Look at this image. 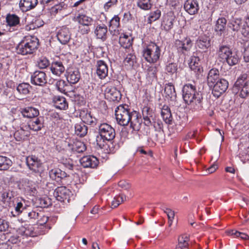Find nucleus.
I'll return each instance as SVG.
<instances>
[{
    "mask_svg": "<svg viewBox=\"0 0 249 249\" xmlns=\"http://www.w3.org/2000/svg\"><path fill=\"white\" fill-rule=\"evenodd\" d=\"M164 212L166 213L168 219H174L175 212L171 209L168 208H164L162 209Z\"/></svg>",
    "mask_w": 249,
    "mask_h": 249,
    "instance_id": "nucleus-61",
    "label": "nucleus"
},
{
    "mask_svg": "<svg viewBox=\"0 0 249 249\" xmlns=\"http://www.w3.org/2000/svg\"><path fill=\"white\" fill-rule=\"evenodd\" d=\"M196 44L198 48L205 50L211 46L210 39L205 35L200 36L196 40Z\"/></svg>",
    "mask_w": 249,
    "mask_h": 249,
    "instance_id": "nucleus-29",
    "label": "nucleus"
},
{
    "mask_svg": "<svg viewBox=\"0 0 249 249\" xmlns=\"http://www.w3.org/2000/svg\"><path fill=\"white\" fill-rule=\"evenodd\" d=\"M40 117L36 118L35 121H31L28 123V127L30 129L38 131L43 127V123Z\"/></svg>",
    "mask_w": 249,
    "mask_h": 249,
    "instance_id": "nucleus-37",
    "label": "nucleus"
},
{
    "mask_svg": "<svg viewBox=\"0 0 249 249\" xmlns=\"http://www.w3.org/2000/svg\"><path fill=\"white\" fill-rule=\"evenodd\" d=\"M80 116L81 118L83 123L87 124L93 126L97 124V119L93 117L90 112L87 110H83L81 111Z\"/></svg>",
    "mask_w": 249,
    "mask_h": 249,
    "instance_id": "nucleus-17",
    "label": "nucleus"
},
{
    "mask_svg": "<svg viewBox=\"0 0 249 249\" xmlns=\"http://www.w3.org/2000/svg\"><path fill=\"white\" fill-rule=\"evenodd\" d=\"M71 195V192L63 186L56 188L53 194L54 196L58 201L64 203L69 202Z\"/></svg>",
    "mask_w": 249,
    "mask_h": 249,
    "instance_id": "nucleus-9",
    "label": "nucleus"
},
{
    "mask_svg": "<svg viewBox=\"0 0 249 249\" xmlns=\"http://www.w3.org/2000/svg\"><path fill=\"white\" fill-rule=\"evenodd\" d=\"M49 65V61L45 57H41L37 62V66L40 69H45Z\"/></svg>",
    "mask_w": 249,
    "mask_h": 249,
    "instance_id": "nucleus-55",
    "label": "nucleus"
},
{
    "mask_svg": "<svg viewBox=\"0 0 249 249\" xmlns=\"http://www.w3.org/2000/svg\"><path fill=\"white\" fill-rule=\"evenodd\" d=\"M118 0H109L104 5L105 11H107L109 9L117 5Z\"/></svg>",
    "mask_w": 249,
    "mask_h": 249,
    "instance_id": "nucleus-59",
    "label": "nucleus"
},
{
    "mask_svg": "<svg viewBox=\"0 0 249 249\" xmlns=\"http://www.w3.org/2000/svg\"><path fill=\"white\" fill-rule=\"evenodd\" d=\"M115 112L119 124L125 126L130 123V127L133 130L138 131L140 129L142 120L137 111H131L127 105H121L116 107Z\"/></svg>",
    "mask_w": 249,
    "mask_h": 249,
    "instance_id": "nucleus-1",
    "label": "nucleus"
},
{
    "mask_svg": "<svg viewBox=\"0 0 249 249\" xmlns=\"http://www.w3.org/2000/svg\"><path fill=\"white\" fill-rule=\"evenodd\" d=\"M227 20L225 18H219L216 21L215 30L216 32H222L225 30Z\"/></svg>",
    "mask_w": 249,
    "mask_h": 249,
    "instance_id": "nucleus-49",
    "label": "nucleus"
},
{
    "mask_svg": "<svg viewBox=\"0 0 249 249\" xmlns=\"http://www.w3.org/2000/svg\"><path fill=\"white\" fill-rule=\"evenodd\" d=\"M157 68L155 66H148L146 70L147 75L151 79L157 77Z\"/></svg>",
    "mask_w": 249,
    "mask_h": 249,
    "instance_id": "nucleus-50",
    "label": "nucleus"
},
{
    "mask_svg": "<svg viewBox=\"0 0 249 249\" xmlns=\"http://www.w3.org/2000/svg\"><path fill=\"white\" fill-rule=\"evenodd\" d=\"M37 3V0H20L19 4L20 9L26 12L34 8Z\"/></svg>",
    "mask_w": 249,
    "mask_h": 249,
    "instance_id": "nucleus-24",
    "label": "nucleus"
},
{
    "mask_svg": "<svg viewBox=\"0 0 249 249\" xmlns=\"http://www.w3.org/2000/svg\"><path fill=\"white\" fill-rule=\"evenodd\" d=\"M137 5L141 9L148 10L151 8L152 3L151 0H138Z\"/></svg>",
    "mask_w": 249,
    "mask_h": 249,
    "instance_id": "nucleus-46",
    "label": "nucleus"
},
{
    "mask_svg": "<svg viewBox=\"0 0 249 249\" xmlns=\"http://www.w3.org/2000/svg\"><path fill=\"white\" fill-rule=\"evenodd\" d=\"M219 72L217 69H212L209 72L207 76V83L209 87L212 88L217 81L220 79L219 78Z\"/></svg>",
    "mask_w": 249,
    "mask_h": 249,
    "instance_id": "nucleus-21",
    "label": "nucleus"
},
{
    "mask_svg": "<svg viewBox=\"0 0 249 249\" xmlns=\"http://www.w3.org/2000/svg\"><path fill=\"white\" fill-rule=\"evenodd\" d=\"M228 234L231 235H234L236 237H240L244 240H248L249 239V236L247 234L234 230L229 231Z\"/></svg>",
    "mask_w": 249,
    "mask_h": 249,
    "instance_id": "nucleus-54",
    "label": "nucleus"
},
{
    "mask_svg": "<svg viewBox=\"0 0 249 249\" xmlns=\"http://www.w3.org/2000/svg\"><path fill=\"white\" fill-rule=\"evenodd\" d=\"M199 8V4L197 0H186L184 4L185 10L190 15L197 14Z\"/></svg>",
    "mask_w": 249,
    "mask_h": 249,
    "instance_id": "nucleus-13",
    "label": "nucleus"
},
{
    "mask_svg": "<svg viewBox=\"0 0 249 249\" xmlns=\"http://www.w3.org/2000/svg\"><path fill=\"white\" fill-rule=\"evenodd\" d=\"M98 130L99 135L96 139L97 145L101 149H107V142L115 138V130L110 125L103 123L99 125Z\"/></svg>",
    "mask_w": 249,
    "mask_h": 249,
    "instance_id": "nucleus-3",
    "label": "nucleus"
},
{
    "mask_svg": "<svg viewBox=\"0 0 249 249\" xmlns=\"http://www.w3.org/2000/svg\"><path fill=\"white\" fill-rule=\"evenodd\" d=\"M66 76L69 83L74 84L79 81L81 75L78 69L70 68L67 70Z\"/></svg>",
    "mask_w": 249,
    "mask_h": 249,
    "instance_id": "nucleus-14",
    "label": "nucleus"
},
{
    "mask_svg": "<svg viewBox=\"0 0 249 249\" xmlns=\"http://www.w3.org/2000/svg\"><path fill=\"white\" fill-rule=\"evenodd\" d=\"M161 16V11L159 9H157L154 11H152L148 18V23H151L152 22L158 19Z\"/></svg>",
    "mask_w": 249,
    "mask_h": 249,
    "instance_id": "nucleus-51",
    "label": "nucleus"
},
{
    "mask_svg": "<svg viewBox=\"0 0 249 249\" xmlns=\"http://www.w3.org/2000/svg\"><path fill=\"white\" fill-rule=\"evenodd\" d=\"M75 132L77 135L83 137L87 133L88 127L83 123L76 124L75 125Z\"/></svg>",
    "mask_w": 249,
    "mask_h": 249,
    "instance_id": "nucleus-39",
    "label": "nucleus"
},
{
    "mask_svg": "<svg viewBox=\"0 0 249 249\" xmlns=\"http://www.w3.org/2000/svg\"><path fill=\"white\" fill-rule=\"evenodd\" d=\"M38 41L35 36L27 37L25 40L21 42L17 47L18 53L22 55L32 54L37 48Z\"/></svg>",
    "mask_w": 249,
    "mask_h": 249,
    "instance_id": "nucleus-4",
    "label": "nucleus"
},
{
    "mask_svg": "<svg viewBox=\"0 0 249 249\" xmlns=\"http://www.w3.org/2000/svg\"><path fill=\"white\" fill-rule=\"evenodd\" d=\"M20 113L23 117L28 118H35L39 114L38 109L32 107H27L21 108Z\"/></svg>",
    "mask_w": 249,
    "mask_h": 249,
    "instance_id": "nucleus-18",
    "label": "nucleus"
},
{
    "mask_svg": "<svg viewBox=\"0 0 249 249\" xmlns=\"http://www.w3.org/2000/svg\"><path fill=\"white\" fill-rule=\"evenodd\" d=\"M125 199V196L122 195L115 196L111 203L112 207L113 208H116Z\"/></svg>",
    "mask_w": 249,
    "mask_h": 249,
    "instance_id": "nucleus-52",
    "label": "nucleus"
},
{
    "mask_svg": "<svg viewBox=\"0 0 249 249\" xmlns=\"http://www.w3.org/2000/svg\"><path fill=\"white\" fill-rule=\"evenodd\" d=\"M136 63V56L132 53L128 54L124 60V64L129 67H133Z\"/></svg>",
    "mask_w": 249,
    "mask_h": 249,
    "instance_id": "nucleus-48",
    "label": "nucleus"
},
{
    "mask_svg": "<svg viewBox=\"0 0 249 249\" xmlns=\"http://www.w3.org/2000/svg\"><path fill=\"white\" fill-rule=\"evenodd\" d=\"M50 70L53 74L59 76L64 72L65 68L61 61H54L51 64Z\"/></svg>",
    "mask_w": 249,
    "mask_h": 249,
    "instance_id": "nucleus-19",
    "label": "nucleus"
},
{
    "mask_svg": "<svg viewBox=\"0 0 249 249\" xmlns=\"http://www.w3.org/2000/svg\"><path fill=\"white\" fill-rule=\"evenodd\" d=\"M11 160L5 156H0V170H6L12 165Z\"/></svg>",
    "mask_w": 249,
    "mask_h": 249,
    "instance_id": "nucleus-42",
    "label": "nucleus"
},
{
    "mask_svg": "<svg viewBox=\"0 0 249 249\" xmlns=\"http://www.w3.org/2000/svg\"><path fill=\"white\" fill-rule=\"evenodd\" d=\"M244 58L246 62H249V43L245 48Z\"/></svg>",
    "mask_w": 249,
    "mask_h": 249,
    "instance_id": "nucleus-63",
    "label": "nucleus"
},
{
    "mask_svg": "<svg viewBox=\"0 0 249 249\" xmlns=\"http://www.w3.org/2000/svg\"><path fill=\"white\" fill-rule=\"evenodd\" d=\"M14 196L12 192L4 190L0 192V200L6 206H10L13 202Z\"/></svg>",
    "mask_w": 249,
    "mask_h": 249,
    "instance_id": "nucleus-23",
    "label": "nucleus"
},
{
    "mask_svg": "<svg viewBox=\"0 0 249 249\" xmlns=\"http://www.w3.org/2000/svg\"><path fill=\"white\" fill-rule=\"evenodd\" d=\"M80 162L83 167L91 168L96 167L99 162L97 159L92 156H84L80 159Z\"/></svg>",
    "mask_w": 249,
    "mask_h": 249,
    "instance_id": "nucleus-15",
    "label": "nucleus"
},
{
    "mask_svg": "<svg viewBox=\"0 0 249 249\" xmlns=\"http://www.w3.org/2000/svg\"><path fill=\"white\" fill-rule=\"evenodd\" d=\"M49 176L52 179L59 181L66 177V174L59 168H54L49 171Z\"/></svg>",
    "mask_w": 249,
    "mask_h": 249,
    "instance_id": "nucleus-32",
    "label": "nucleus"
},
{
    "mask_svg": "<svg viewBox=\"0 0 249 249\" xmlns=\"http://www.w3.org/2000/svg\"><path fill=\"white\" fill-rule=\"evenodd\" d=\"M68 149L77 153H82L86 149V146L83 142L81 141H75L73 143L68 144Z\"/></svg>",
    "mask_w": 249,
    "mask_h": 249,
    "instance_id": "nucleus-27",
    "label": "nucleus"
},
{
    "mask_svg": "<svg viewBox=\"0 0 249 249\" xmlns=\"http://www.w3.org/2000/svg\"><path fill=\"white\" fill-rule=\"evenodd\" d=\"M96 73L100 79L105 78L108 74V67L103 60H99L96 64Z\"/></svg>",
    "mask_w": 249,
    "mask_h": 249,
    "instance_id": "nucleus-16",
    "label": "nucleus"
},
{
    "mask_svg": "<svg viewBox=\"0 0 249 249\" xmlns=\"http://www.w3.org/2000/svg\"><path fill=\"white\" fill-rule=\"evenodd\" d=\"M197 60H199L198 58L194 57L192 58L189 66L192 70H196V68L198 67V63L196 62Z\"/></svg>",
    "mask_w": 249,
    "mask_h": 249,
    "instance_id": "nucleus-62",
    "label": "nucleus"
},
{
    "mask_svg": "<svg viewBox=\"0 0 249 249\" xmlns=\"http://www.w3.org/2000/svg\"><path fill=\"white\" fill-rule=\"evenodd\" d=\"M9 227V222L0 218V232H4L8 230Z\"/></svg>",
    "mask_w": 249,
    "mask_h": 249,
    "instance_id": "nucleus-58",
    "label": "nucleus"
},
{
    "mask_svg": "<svg viewBox=\"0 0 249 249\" xmlns=\"http://www.w3.org/2000/svg\"><path fill=\"white\" fill-rule=\"evenodd\" d=\"M231 49L227 45H221L217 51L218 58L220 61L230 53Z\"/></svg>",
    "mask_w": 249,
    "mask_h": 249,
    "instance_id": "nucleus-41",
    "label": "nucleus"
},
{
    "mask_svg": "<svg viewBox=\"0 0 249 249\" xmlns=\"http://www.w3.org/2000/svg\"><path fill=\"white\" fill-rule=\"evenodd\" d=\"M55 86L60 92L65 93L67 91V85L66 82L63 80H60L56 82Z\"/></svg>",
    "mask_w": 249,
    "mask_h": 249,
    "instance_id": "nucleus-53",
    "label": "nucleus"
},
{
    "mask_svg": "<svg viewBox=\"0 0 249 249\" xmlns=\"http://www.w3.org/2000/svg\"><path fill=\"white\" fill-rule=\"evenodd\" d=\"M241 34L245 37L249 38V29L246 26H244L241 30Z\"/></svg>",
    "mask_w": 249,
    "mask_h": 249,
    "instance_id": "nucleus-64",
    "label": "nucleus"
},
{
    "mask_svg": "<svg viewBox=\"0 0 249 249\" xmlns=\"http://www.w3.org/2000/svg\"><path fill=\"white\" fill-rule=\"evenodd\" d=\"M30 88V86L29 84L23 83L18 85L17 90L19 93L26 95L29 93Z\"/></svg>",
    "mask_w": 249,
    "mask_h": 249,
    "instance_id": "nucleus-47",
    "label": "nucleus"
},
{
    "mask_svg": "<svg viewBox=\"0 0 249 249\" xmlns=\"http://www.w3.org/2000/svg\"><path fill=\"white\" fill-rule=\"evenodd\" d=\"M173 25V18L168 16L164 17L161 24L163 28L166 31H169L172 28Z\"/></svg>",
    "mask_w": 249,
    "mask_h": 249,
    "instance_id": "nucleus-45",
    "label": "nucleus"
},
{
    "mask_svg": "<svg viewBox=\"0 0 249 249\" xmlns=\"http://www.w3.org/2000/svg\"><path fill=\"white\" fill-rule=\"evenodd\" d=\"M31 81L32 84L43 86L47 83L46 74L43 71H36L32 74Z\"/></svg>",
    "mask_w": 249,
    "mask_h": 249,
    "instance_id": "nucleus-10",
    "label": "nucleus"
},
{
    "mask_svg": "<svg viewBox=\"0 0 249 249\" xmlns=\"http://www.w3.org/2000/svg\"><path fill=\"white\" fill-rule=\"evenodd\" d=\"M73 20L75 21L78 22L80 24L86 27H89L93 22V19L83 14H79L74 17Z\"/></svg>",
    "mask_w": 249,
    "mask_h": 249,
    "instance_id": "nucleus-28",
    "label": "nucleus"
},
{
    "mask_svg": "<svg viewBox=\"0 0 249 249\" xmlns=\"http://www.w3.org/2000/svg\"><path fill=\"white\" fill-rule=\"evenodd\" d=\"M54 106L55 108L65 110L68 107V104L65 98L63 96H56L53 98Z\"/></svg>",
    "mask_w": 249,
    "mask_h": 249,
    "instance_id": "nucleus-26",
    "label": "nucleus"
},
{
    "mask_svg": "<svg viewBox=\"0 0 249 249\" xmlns=\"http://www.w3.org/2000/svg\"><path fill=\"white\" fill-rule=\"evenodd\" d=\"M105 98L110 101H119L122 95L119 90L113 87H107L105 90Z\"/></svg>",
    "mask_w": 249,
    "mask_h": 249,
    "instance_id": "nucleus-11",
    "label": "nucleus"
},
{
    "mask_svg": "<svg viewBox=\"0 0 249 249\" xmlns=\"http://www.w3.org/2000/svg\"><path fill=\"white\" fill-rule=\"evenodd\" d=\"M7 25L10 27H15L19 24V18L15 14H8L6 18Z\"/></svg>",
    "mask_w": 249,
    "mask_h": 249,
    "instance_id": "nucleus-40",
    "label": "nucleus"
},
{
    "mask_svg": "<svg viewBox=\"0 0 249 249\" xmlns=\"http://www.w3.org/2000/svg\"><path fill=\"white\" fill-rule=\"evenodd\" d=\"M248 75L246 73L242 74L235 83L234 86L241 89L240 96L245 98L249 94V80Z\"/></svg>",
    "mask_w": 249,
    "mask_h": 249,
    "instance_id": "nucleus-6",
    "label": "nucleus"
},
{
    "mask_svg": "<svg viewBox=\"0 0 249 249\" xmlns=\"http://www.w3.org/2000/svg\"><path fill=\"white\" fill-rule=\"evenodd\" d=\"M56 36L62 44H66L71 39V34L70 29L66 26H63L57 31Z\"/></svg>",
    "mask_w": 249,
    "mask_h": 249,
    "instance_id": "nucleus-12",
    "label": "nucleus"
},
{
    "mask_svg": "<svg viewBox=\"0 0 249 249\" xmlns=\"http://www.w3.org/2000/svg\"><path fill=\"white\" fill-rule=\"evenodd\" d=\"M133 38L130 36L122 34L119 38V43L124 48H128L132 44Z\"/></svg>",
    "mask_w": 249,
    "mask_h": 249,
    "instance_id": "nucleus-33",
    "label": "nucleus"
},
{
    "mask_svg": "<svg viewBox=\"0 0 249 249\" xmlns=\"http://www.w3.org/2000/svg\"><path fill=\"white\" fill-rule=\"evenodd\" d=\"M189 238L186 234L181 235L178 237V243L176 249H185L189 246Z\"/></svg>",
    "mask_w": 249,
    "mask_h": 249,
    "instance_id": "nucleus-35",
    "label": "nucleus"
},
{
    "mask_svg": "<svg viewBox=\"0 0 249 249\" xmlns=\"http://www.w3.org/2000/svg\"><path fill=\"white\" fill-rule=\"evenodd\" d=\"M239 61V57L237 53L231 51L224 58L221 60L222 63H227L230 66L236 65Z\"/></svg>",
    "mask_w": 249,
    "mask_h": 249,
    "instance_id": "nucleus-22",
    "label": "nucleus"
},
{
    "mask_svg": "<svg viewBox=\"0 0 249 249\" xmlns=\"http://www.w3.org/2000/svg\"><path fill=\"white\" fill-rule=\"evenodd\" d=\"M26 162L29 169L36 173H41L43 171V166L41 160L33 155L26 157Z\"/></svg>",
    "mask_w": 249,
    "mask_h": 249,
    "instance_id": "nucleus-7",
    "label": "nucleus"
},
{
    "mask_svg": "<svg viewBox=\"0 0 249 249\" xmlns=\"http://www.w3.org/2000/svg\"><path fill=\"white\" fill-rule=\"evenodd\" d=\"M39 213H36L35 211H32L29 212H26V215L25 216V220L28 221L32 219H36L38 217Z\"/></svg>",
    "mask_w": 249,
    "mask_h": 249,
    "instance_id": "nucleus-56",
    "label": "nucleus"
},
{
    "mask_svg": "<svg viewBox=\"0 0 249 249\" xmlns=\"http://www.w3.org/2000/svg\"><path fill=\"white\" fill-rule=\"evenodd\" d=\"M182 97L191 109L198 110L202 108V95L196 90V86L192 84H186L182 88Z\"/></svg>",
    "mask_w": 249,
    "mask_h": 249,
    "instance_id": "nucleus-2",
    "label": "nucleus"
},
{
    "mask_svg": "<svg viewBox=\"0 0 249 249\" xmlns=\"http://www.w3.org/2000/svg\"><path fill=\"white\" fill-rule=\"evenodd\" d=\"M161 116L163 121L167 124H171L173 121V117L171 110L168 106L164 105L161 108Z\"/></svg>",
    "mask_w": 249,
    "mask_h": 249,
    "instance_id": "nucleus-30",
    "label": "nucleus"
},
{
    "mask_svg": "<svg viewBox=\"0 0 249 249\" xmlns=\"http://www.w3.org/2000/svg\"><path fill=\"white\" fill-rule=\"evenodd\" d=\"M120 26V18L118 16H114L110 21L109 31L112 32L113 30L115 32L118 33V28Z\"/></svg>",
    "mask_w": 249,
    "mask_h": 249,
    "instance_id": "nucleus-43",
    "label": "nucleus"
},
{
    "mask_svg": "<svg viewBox=\"0 0 249 249\" xmlns=\"http://www.w3.org/2000/svg\"><path fill=\"white\" fill-rule=\"evenodd\" d=\"M153 114V110L150 107L147 106L143 107L142 114L145 125L149 126L151 124V119L152 118Z\"/></svg>",
    "mask_w": 249,
    "mask_h": 249,
    "instance_id": "nucleus-31",
    "label": "nucleus"
},
{
    "mask_svg": "<svg viewBox=\"0 0 249 249\" xmlns=\"http://www.w3.org/2000/svg\"><path fill=\"white\" fill-rule=\"evenodd\" d=\"M107 27L104 24H98L94 31L97 38L101 39L103 41L105 40L107 38Z\"/></svg>",
    "mask_w": 249,
    "mask_h": 249,
    "instance_id": "nucleus-25",
    "label": "nucleus"
},
{
    "mask_svg": "<svg viewBox=\"0 0 249 249\" xmlns=\"http://www.w3.org/2000/svg\"><path fill=\"white\" fill-rule=\"evenodd\" d=\"M142 53L143 56L146 61L155 63L160 58V50L157 44L152 42L143 49Z\"/></svg>",
    "mask_w": 249,
    "mask_h": 249,
    "instance_id": "nucleus-5",
    "label": "nucleus"
},
{
    "mask_svg": "<svg viewBox=\"0 0 249 249\" xmlns=\"http://www.w3.org/2000/svg\"><path fill=\"white\" fill-rule=\"evenodd\" d=\"M62 163L68 169L72 170L73 167V163L71 160L70 159H66L65 160H63Z\"/></svg>",
    "mask_w": 249,
    "mask_h": 249,
    "instance_id": "nucleus-60",
    "label": "nucleus"
},
{
    "mask_svg": "<svg viewBox=\"0 0 249 249\" xmlns=\"http://www.w3.org/2000/svg\"><path fill=\"white\" fill-rule=\"evenodd\" d=\"M14 207L17 215L21 213L26 208V200L22 198H17Z\"/></svg>",
    "mask_w": 249,
    "mask_h": 249,
    "instance_id": "nucleus-34",
    "label": "nucleus"
},
{
    "mask_svg": "<svg viewBox=\"0 0 249 249\" xmlns=\"http://www.w3.org/2000/svg\"><path fill=\"white\" fill-rule=\"evenodd\" d=\"M177 70V65L175 63H169L166 65V71L170 73H175Z\"/></svg>",
    "mask_w": 249,
    "mask_h": 249,
    "instance_id": "nucleus-57",
    "label": "nucleus"
},
{
    "mask_svg": "<svg viewBox=\"0 0 249 249\" xmlns=\"http://www.w3.org/2000/svg\"><path fill=\"white\" fill-rule=\"evenodd\" d=\"M164 93L166 98L173 99L176 97V92L174 85L168 83L165 85Z\"/></svg>",
    "mask_w": 249,
    "mask_h": 249,
    "instance_id": "nucleus-36",
    "label": "nucleus"
},
{
    "mask_svg": "<svg viewBox=\"0 0 249 249\" xmlns=\"http://www.w3.org/2000/svg\"><path fill=\"white\" fill-rule=\"evenodd\" d=\"M176 46L179 52L183 53L189 51L192 47V43L190 38H185L183 41L177 40Z\"/></svg>",
    "mask_w": 249,
    "mask_h": 249,
    "instance_id": "nucleus-20",
    "label": "nucleus"
},
{
    "mask_svg": "<svg viewBox=\"0 0 249 249\" xmlns=\"http://www.w3.org/2000/svg\"><path fill=\"white\" fill-rule=\"evenodd\" d=\"M29 133L25 131L22 128H20L15 131L14 136L17 141H21L27 138L29 136Z\"/></svg>",
    "mask_w": 249,
    "mask_h": 249,
    "instance_id": "nucleus-38",
    "label": "nucleus"
},
{
    "mask_svg": "<svg viewBox=\"0 0 249 249\" xmlns=\"http://www.w3.org/2000/svg\"><path fill=\"white\" fill-rule=\"evenodd\" d=\"M214 84V85L212 86V93L214 96L216 97H219L224 93L227 89L229 86L228 81L223 78H220V80Z\"/></svg>",
    "mask_w": 249,
    "mask_h": 249,
    "instance_id": "nucleus-8",
    "label": "nucleus"
},
{
    "mask_svg": "<svg viewBox=\"0 0 249 249\" xmlns=\"http://www.w3.org/2000/svg\"><path fill=\"white\" fill-rule=\"evenodd\" d=\"M242 24V21L241 18H234L231 20L230 23H229V27L233 31L237 32L240 29Z\"/></svg>",
    "mask_w": 249,
    "mask_h": 249,
    "instance_id": "nucleus-44",
    "label": "nucleus"
}]
</instances>
